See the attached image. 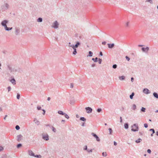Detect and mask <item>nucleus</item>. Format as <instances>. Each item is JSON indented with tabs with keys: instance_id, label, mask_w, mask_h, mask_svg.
<instances>
[{
	"instance_id": "f257e3e1",
	"label": "nucleus",
	"mask_w": 158,
	"mask_h": 158,
	"mask_svg": "<svg viewBox=\"0 0 158 158\" xmlns=\"http://www.w3.org/2000/svg\"><path fill=\"white\" fill-rule=\"evenodd\" d=\"M131 131L134 132L138 131L139 130V126L137 124H134L133 125L131 126Z\"/></svg>"
},
{
	"instance_id": "f03ea898",
	"label": "nucleus",
	"mask_w": 158,
	"mask_h": 158,
	"mask_svg": "<svg viewBox=\"0 0 158 158\" xmlns=\"http://www.w3.org/2000/svg\"><path fill=\"white\" fill-rule=\"evenodd\" d=\"M8 23V21L6 20H5L2 21L1 23V24L4 28L7 26L6 24Z\"/></svg>"
},
{
	"instance_id": "7ed1b4c3",
	"label": "nucleus",
	"mask_w": 158,
	"mask_h": 158,
	"mask_svg": "<svg viewBox=\"0 0 158 158\" xmlns=\"http://www.w3.org/2000/svg\"><path fill=\"white\" fill-rule=\"evenodd\" d=\"M9 5L6 3H5L2 6V8L4 10H7L9 7Z\"/></svg>"
},
{
	"instance_id": "20e7f679",
	"label": "nucleus",
	"mask_w": 158,
	"mask_h": 158,
	"mask_svg": "<svg viewBox=\"0 0 158 158\" xmlns=\"http://www.w3.org/2000/svg\"><path fill=\"white\" fill-rule=\"evenodd\" d=\"M87 113L89 114L91 113L93 110L91 108L89 107H86L85 108Z\"/></svg>"
},
{
	"instance_id": "39448f33",
	"label": "nucleus",
	"mask_w": 158,
	"mask_h": 158,
	"mask_svg": "<svg viewBox=\"0 0 158 158\" xmlns=\"http://www.w3.org/2000/svg\"><path fill=\"white\" fill-rule=\"evenodd\" d=\"M80 45V43L78 41H77L76 43V44L75 45H69V46L70 47H73V48H77Z\"/></svg>"
},
{
	"instance_id": "423d86ee",
	"label": "nucleus",
	"mask_w": 158,
	"mask_h": 158,
	"mask_svg": "<svg viewBox=\"0 0 158 158\" xmlns=\"http://www.w3.org/2000/svg\"><path fill=\"white\" fill-rule=\"evenodd\" d=\"M92 135L95 138H96L97 141L99 142L100 141V139L99 137L97 136V135H96L95 134L92 133H91Z\"/></svg>"
},
{
	"instance_id": "0eeeda50",
	"label": "nucleus",
	"mask_w": 158,
	"mask_h": 158,
	"mask_svg": "<svg viewBox=\"0 0 158 158\" xmlns=\"http://www.w3.org/2000/svg\"><path fill=\"white\" fill-rule=\"evenodd\" d=\"M42 138L46 140H48L49 139L48 136L47 134L43 135H42Z\"/></svg>"
},
{
	"instance_id": "6e6552de",
	"label": "nucleus",
	"mask_w": 158,
	"mask_h": 158,
	"mask_svg": "<svg viewBox=\"0 0 158 158\" xmlns=\"http://www.w3.org/2000/svg\"><path fill=\"white\" fill-rule=\"evenodd\" d=\"M142 51L144 52L147 53L148 51L149 50V48L146 47V48L143 47L141 48Z\"/></svg>"
},
{
	"instance_id": "1a4fd4ad",
	"label": "nucleus",
	"mask_w": 158,
	"mask_h": 158,
	"mask_svg": "<svg viewBox=\"0 0 158 158\" xmlns=\"http://www.w3.org/2000/svg\"><path fill=\"white\" fill-rule=\"evenodd\" d=\"M59 24L57 21L54 22L52 27L55 28H57L58 27Z\"/></svg>"
},
{
	"instance_id": "9d476101",
	"label": "nucleus",
	"mask_w": 158,
	"mask_h": 158,
	"mask_svg": "<svg viewBox=\"0 0 158 158\" xmlns=\"http://www.w3.org/2000/svg\"><path fill=\"white\" fill-rule=\"evenodd\" d=\"M143 92L145 94H148L150 93V91L147 88H145L143 90Z\"/></svg>"
},
{
	"instance_id": "9b49d317",
	"label": "nucleus",
	"mask_w": 158,
	"mask_h": 158,
	"mask_svg": "<svg viewBox=\"0 0 158 158\" xmlns=\"http://www.w3.org/2000/svg\"><path fill=\"white\" fill-rule=\"evenodd\" d=\"M8 68L9 70L10 71V72H16L17 71V70L15 69H12L11 67L10 66H8Z\"/></svg>"
},
{
	"instance_id": "f8f14e48",
	"label": "nucleus",
	"mask_w": 158,
	"mask_h": 158,
	"mask_svg": "<svg viewBox=\"0 0 158 158\" xmlns=\"http://www.w3.org/2000/svg\"><path fill=\"white\" fill-rule=\"evenodd\" d=\"M22 137L23 136L21 135H17V140L19 142L20 141H21L22 139Z\"/></svg>"
},
{
	"instance_id": "ddd939ff",
	"label": "nucleus",
	"mask_w": 158,
	"mask_h": 158,
	"mask_svg": "<svg viewBox=\"0 0 158 158\" xmlns=\"http://www.w3.org/2000/svg\"><path fill=\"white\" fill-rule=\"evenodd\" d=\"M107 45H108V47L109 48H113L115 45L114 44V43L108 44Z\"/></svg>"
},
{
	"instance_id": "4468645a",
	"label": "nucleus",
	"mask_w": 158,
	"mask_h": 158,
	"mask_svg": "<svg viewBox=\"0 0 158 158\" xmlns=\"http://www.w3.org/2000/svg\"><path fill=\"white\" fill-rule=\"evenodd\" d=\"M73 49V54L74 55H75L77 53V49L76 48H73V47H71Z\"/></svg>"
},
{
	"instance_id": "2eb2a0df",
	"label": "nucleus",
	"mask_w": 158,
	"mask_h": 158,
	"mask_svg": "<svg viewBox=\"0 0 158 158\" xmlns=\"http://www.w3.org/2000/svg\"><path fill=\"white\" fill-rule=\"evenodd\" d=\"M37 125H39L40 123V122L38 121L36 118H35L33 121Z\"/></svg>"
},
{
	"instance_id": "dca6fc26",
	"label": "nucleus",
	"mask_w": 158,
	"mask_h": 158,
	"mask_svg": "<svg viewBox=\"0 0 158 158\" xmlns=\"http://www.w3.org/2000/svg\"><path fill=\"white\" fill-rule=\"evenodd\" d=\"M154 97L158 99V94L156 92H154L153 94Z\"/></svg>"
},
{
	"instance_id": "f3484780",
	"label": "nucleus",
	"mask_w": 158,
	"mask_h": 158,
	"mask_svg": "<svg viewBox=\"0 0 158 158\" xmlns=\"http://www.w3.org/2000/svg\"><path fill=\"white\" fill-rule=\"evenodd\" d=\"M29 154L31 156H35V154L31 150H29Z\"/></svg>"
},
{
	"instance_id": "a211bd4d",
	"label": "nucleus",
	"mask_w": 158,
	"mask_h": 158,
	"mask_svg": "<svg viewBox=\"0 0 158 158\" xmlns=\"http://www.w3.org/2000/svg\"><path fill=\"white\" fill-rule=\"evenodd\" d=\"M5 29L6 31H9L12 29V27H7V26H6L5 28Z\"/></svg>"
},
{
	"instance_id": "6ab92c4d",
	"label": "nucleus",
	"mask_w": 158,
	"mask_h": 158,
	"mask_svg": "<svg viewBox=\"0 0 158 158\" xmlns=\"http://www.w3.org/2000/svg\"><path fill=\"white\" fill-rule=\"evenodd\" d=\"M19 29H17V28H16L15 29V34L16 35H18L19 33Z\"/></svg>"
},
{
	"instance_id": "aec40b11",
	"label": "nucleus",
	"mask_w": 158,
	"mask_h": 158,
	"mask_svg": "<svg viewBox=\"0 0 158 158\" xmlns=\"http://www.w3.org/2000/svg\"><path fill=\"white\" fill-rule=\"evenodd\" d=\"M124 128L126 129H127L129 127V125L128 123H125L124 124Z\"/></svg>"
},
{
	"instance_id": "412c9836",
	"label": "nucleus",
	"mask_w": 158,
	"mask_h": 158,
	"mask_svg": "<svg viewBox=\"0 0 158 158\" xmlns=\"http://www.w3.org/2000/svg\"><path fill=\"white\" fill-rule=\"evenodd\" d=\"M119 78L120 80L123 81L124 80L125 77L123 76H120L119 77Z\"/></svg>"
},
{
	"instance_id": "4be33fe9",
	"label": "nucleus",
	"mask_w": 158,
	"mask_h": 158,
	"mask_svg": "<svg viewBox=\"0 0 158 158\" xmlns=\"http://www.w3.org/2000/svg\"><path fill=\"white\" fill-rule=\"evenodd\" d=\"M37 21L39 22H42L43 19L42 18L40 17L37 20Z\"/></svg>"
},
{
	"instance_id": "5701e85b",
	"label": "nucleus",
	"mask_w": 158,
	"mask_h": 158,
	"mask_svg": "<svg viewBox=\"0 0 158 158\" xmlns=\"http://www.w3.org/2000/svg\"><path fill=\"white\" fill-rule=\"evenodd\" d=\"M142 140L140 138L138 139L137 140H136L135 141V142L137 143H140L141 141Z\"/></svg>"
},
{
	"instance_id": "b1692460",
	"label": "nucleus",
	"mask_w": 158,
	"mask_h": 158,
	"mask_svg": "<svg viewBox=\"0 0 158 158\" xmlns=\"http://www.w3.org/2000/svg\"><path fill=\"white\" fill-rule=\"evenodd\" d=\"M58 113L60 115H63L65 113H64L61 110L58 111Z\"/></svg>"
},
{
	"instance_id": "393cba45",
	"label": "nucleus",
	"mask_w": 158,
	"mask_h": 158,
	"mask_svg": "<svg viewBox=\"0 0 158 158\" xmlns=\"http://www.w3.org/2000/svg\"><path fill=\"white\" fill-rule=\"evenodd\" d=\"M93 52L91 51H89V55L87 56H90L91 57L93 56Z\"/></svg>"
},
{
	"instance_id": "a878e982",
	"label": "nucleus",
	"mask_w": 158,
	"mask_h": 158,
	"mask_svg": "<svg viewBox=\"0 0 158 158\" xmlns=\"http://www.w3.org/2000/svg\"><path fill=\"white\" fill-rule=\"evenodd\" d=\"M80 120L81 121L85 122L86 121V119L84 117H81L80 118Z\"/></svg>"
},
{
	"instance_id": "bb28decb",
	"label": "nucleus",
	"mask_w": 158,
	"mask_h": 158,
	"mask_svg": "<svg viewBox=\"0 0 158 158\" xmlns=\"http://www.w3.org/2000/svg\"><path fill=\"white\" fill-rule=\"evenodd\" d=\"M135 95V93L134 92H132L131 94L130 95V98L131 99H132L133 98V97Z\"/></svg>"
},
{
	"instance_id": "cd10ccee",
	"label": "nucleus",
	"mask_w": 158,
	"mask_h": 158,
	"mask_svg": "<svg viewBox=\"0 0 158 158\" xmlns=\"http://www.w3.org/2000/svg\"><path fill=\"white\" fill-rule=\"evenodd\" d=\"M10 81L13 84L15 85V81L14 78L10 80Z\"/></svg>"
},
{
	"instance_id": "c85d7f7f",
	"label": "nucleus",
	"mask_w": 158,
	"mask_h": 158,
	"mask_svg": "<svg viewBox=\"0 0 158 158\" xmlns=\"http://www.w3.org/2000/svg\"><path fill=\"white\" fill-rule=\"evenodd\" d=\"M92 60L94 61V62H96L98 61V58L97 57H96L95 58H92Z\"/></svg>"
},
{
	"instance_id": "c756f323",
	"label": "nucleus",
	"mask_w": 158,
	"mask_h": 158,
	"mask_svg": "<svg viewBox=\"0 0 158 158\" xmlns=\"http://www.w3.org/2000/svg\"><path fill=\"white\" fill-rule=\"evenodd\" d=\"M136 109V105L135 104H133V105L132 106V109L134 110H135Z\"/></svg>"
},
{
	"instance_id": "7c9ffc66",
	"label": "nucleus",
	"mask_w": 158,
	"mask_h": 158,
	"mask_svg": "<svg viewBox=\"0 0 158 158\" xmlns=\"http://www.w3.org/2000/svg\"><path fill=\"white\" fill-rule=\"evenodd\" d=\"M145 110H146L145 108H144L143 107H142L141 109V111L143 112H145Z\"/></svg>"
},
{
	"instance_id": "2f4dec72",
	"label": "nucleus",
	"mask_w": 158,
	"mask_h": 158,
	"mask_svg": "<svg viewBox=\"0 0 158 158\" xmlns=\"http://www.w3.org/2000/svg\"><path fill=\"white\" fill-rule=\"evenodd\" d=\"M146 2H149L151 4L153 3L152 0H146Z\"/></svg>"
},
{
	"instance_id": "473e14b6",
	"label": "nucleus",
	"mask_w": 158,
	"mask_h": 158,
	"mask_svg": "<svg viewBox=\"0 0 158 158\" xmlns=\"http://www.w3.org/2000/svg\"><path fill=\"white\" fill-rule=\"evenodd\" d=\"M102 155L103 156H106L107 155L106 152H103L102 153Z\"/></svg>"
},
{
	"instance_id": "72a5a7b5",
	"label": "nucleus",
	"mask_w": 158,
	"mask_h": 158,
	"mask_svg": "<svg viewBox=\"0 0 158 158\" xmlns=\"http://www.w3.org/2000/svg\"><path fill=\"white\" fill-rule=\"evenodd\" d=\"M64 115L65 116V118L68 119L69 118V116L66 113H64Z\"/></svg>"
},
{
	"instance_id": "f704fd0d",
	"label": "nucleus",
	"mask_w": 158,
	"mask_h": 158,
	"mask_svg": "<svg viewBox=\"0 0 158 158\" xmlns=\"http://www.w3.org/2000/svg\"><path fill=\"white\" fill-rule=\"evenodd\" d=\"M34 156L35 157H37V158H41V156L40 155H35V156Z\"/></svg>"
},
{
	"instance_id": "c9c22d12",
	"label": "nucleus",
	"mask_w": 158,
	"mask_h": 158,
	"mask_svg": "<svg viewBox=\"0 0 158 158\" xmlns=\"http://www.w3.org/2000/svg\"><path fill=\"white\" fill-rule=\"evenodd\" d=\"M97 111L98 112L100 113L102 111V109L101 108H98L97 110Z\"/></svg>"
},
{
	"instance_id": "e433bc0d",
	"label": "nucleus",
	"mask_w": 158,
	"mask_h": 158,
	"mask_svg": "<svg viewBox=\"0 0 158 158\" xmlns=\"http://www.w3.org/2000/svg\"><path fill=\"white\" fill-rule=\"evenodd\" d=\"M15 128V129L17 130H19L20 128L19 126L18 125L16 126Z\"/></svg>"
},
{
	"instance_id": "4c0bfd02",
	"label": "nucleus",
	"mask_w": 158,
	"mask_h": 158,
	"mask_svg": "<svg viewBox=\"0 0 158 158\" xmlns=\"http://www.w3.org/2000/svg\"><path fill=\"white\" fill-rule=\"evenodd\" d=\"M149 131H152V134H153L155 133V131L153 129H151L149 130Z\"/></svg>"
},
{
	"instance_id": "58836bf2",
	"label": "nucleus",
	"mask_w": 158,
	"mask_h": 158,
	"mask_svg": "<svg viewBox=\"0 0 158 158\" xmlns=\"http://www.w3.org/2000/svg\"><path fill=\"white\" fill-rule=\"evenodd\" d=\"M22 146V144L21 143H19V144H18L17 145V147L18 148H19L20 147H21Z\"/></svg>"
},
{
	"instance_id": "ea45409f",
	"label": "nucleus",
	"mask_w": 158,
	"mask_h": 158,
	"mask_svg": "<svg viewBox=\"0 0 158 158\" xmlns=\"http://www.w3.org/2000/svg\"><path fill=\"white\" fill-rule=\"evenodd\" d=\"M117 65L116 64H114L113 65L112 67L113 69H115L117 68Z\"/></svg>"
},
{
	"instance_id": "a19ab883",
	"label": "nucleus",
	"mask_w": 158,
	"mask_h": 158,
	"mask_svg": "<svg viewBox=\"0 0 158 158\" xmlns=\"http://www.w3.org/2000/svg\"><path fill=\"white\" fill-rule=\"evenodd\" d=\"M108 130H109V132H110V134H111L112 132V129L111 128H109L108 129Z\"/></svg>"
},
{
	"instance_id": "79ce46f5",
	"label": "nucleus",
	"mask_w": 158,
	"mask_h": 158,
	"mask_svg": "<svg viewBox=\"0 0 158 158\" xmlns=\"http://www.w3.org/2000/svg\"><path fill=\"white\" fill-rule=\"evenodd\" d=\"M52 131L54 132H56V129L55 127H52Z\"/></svg>"
},
{
	"instance_id": "37998d69",
	"label": "nucleus",
	"mask_w": 158,
	"mask_h": 158,
	"mask_svg": "<svg viewBox=\"0 0 158 158\" xmlns=\"http://www.w3.org/2000/svg\"><path fill=\"white\" fill-rule=\"evenodd\" d=\"M20 97V95L19 94H17V99H19Z\"/></svg>"
},
{
	"instance_id": "c03bdc74",
	"label": "nucleus",
	"mask_w": 158,
	"mask_h": 158,
	"mask_svg": "<svg viewBox=\"0 0 158 158\" xmlns=\"http://www.w3.org/2000/svg\"><path fill=\"white\" fill-rule=\"evenodd\" d=\"M102 61V60L101 59L99 58L98 59V63L99 64H101Z\"/></svg>"
},
{
	"instance_id": "a18cd8bd",
	"label": "nucleus",
	"mask_w": 158,
	"mask_h": 158,
	"mask_svg": "<svg viewBox=\"0 0 158 158\" xmlns=\"http://www.w3.org/2000/svg\"><path fill=\"white\" fill-rule=\"evenodd\" d=\"M125 58L126 60H127L128 61L130 60V58L129 57L127 56H126Z\"/></svg>"
},
{
	"instance_id": "49530a36",
	"label": "nucleus",
	"mask_w": 158,
	"mask_h": 158,
	"mask_svg": "<svg viewBox=\"0 0 158 158\" xmlns=\"http://www.w3.org/2000/svg\"><path fill=\"white\" fill-rule=\"evenodd\" d=\"M37 109L38 110H41V107L40 106H38L37 107Z\"/></svg>"
},
{
	"instance_id": "de8ad7c7",
	"label": "nucleus",
	"mask_w": 158,
	"mask_h": 158,
	"mask_svg": "<svg viewBox=\"0 0 158 158\" xmlns=\"http://www.w3.org/2000/svg\"><path fill=\"white\" fill-rule=\"evenodd\" d=\"M87 151L89 152H92V149H88L87 150Z\"/></svg>"
},
{
	"instance_id": "09e8293b",
	"label": "nucleus",
	"mask_w": 158,
	"mask_h": 158,
	"mask_svg": "<svg viewBox=\"0 0 158 158\" xmlns=\"http://www.w3.org/2000/svg\"><path fill=\"white\" fill-rule=\"evenodd\" d=\"M144 126L145 128H146L148 127V125L147 123H145L144 124Z\"/></svg>"
},
{
	"instance_id": "8fccbe9b",
	"label": "nucleus",
	"mask_w": 158,
	"mask_h": 158,
	"mask_svg": "<svg viewBox=\"0 0 158 158\" xmlns=\"http://www.w3.org/2000/svg\"><path fill=\"white\" fill-rule=\"evenodd\" d=\"M8 92L10 91L11 89V88L10 86H9L7 88Z\"/></svg>"
},
{
	"instance_id": "3c124183",
	"label": "nucleus",
	"mask_w": 158,
	"mask_h": 158,
	"mask_svg": "<svg viewBox=\"0 0 158 158\" xmlns=\"http://www.w3.org/2000/svg\"><path fill=\"white\" fill-rule=\"evenodd\" d=\"M147 152L148 153H151V150L150 149H148V150H147Z\"/></svg>"
},
{
	"instance_id": "603ef678",
	"label": "nucleus",
	"mask_w": 158,
	"mask_h": 158,
	"mask_svg": "<svg viewBox=\"0 0 158 158\" xmlns=\"http://www.w3.org/2000/svg\"><path fill=\"white\" fill-rule=\"evenodd\" d=\"M84 149L85 150H87L88 149H87V146H85L84 148Z\"/></svg>"
},
{
	"instance_id": "864d4df0",
	"label": "nucleus",
	"mask_w": 158,
	"mask_h": 158,
	"mask_svg": "<svg viewBox=\"0 0 158 158\" xmlns=\"http://www.w3.org/2000/svg\"><path fill=\"white\" fill-rule=\"evenodd\" d=\"M129 22H128L126 23V25L127 27H128L129 26Z\"/></svg>"
},
{
	"instance_id": "5fc2aeb1",
	"label": "nucleus",
	"mask_w": 158,
	"mask_h": 158,
	"mask_svg": "<svg viewBox=\"0 0 158 158\" xmlns=\"http://www.w3.org/2000/svg\"><path fill=\"white\" fill-rule=\"evenodd\" d=\"M3 148L2 147L0 146V152L3 150Z\"/></svg>"
},
{
	"instance_id": "6e6d98bb",
	"label": "nucleus",
	"mask_w": 158,
	"mask_h": 158,
	"mask_svg": "<svg viewBox=\"0 0 158 158\" xmlns=\"http://www.w3.org/2000/svg\"><path fill=\"white\" fill-rule=\"evenodd\" d=\"M73 83H72L70 85V88H73Z\"/></svg>"
},
{
	"instance_id": "4d7b16f0",
	"label": "nucleus",
	"mask_w": 158,
	"mask_h": 158,
	"mask_svg": "<svg viewBox=\"0 0 158 158\" xmlns=\"http://www.w3.org/2000/svg\"><path fill=\"white\" fill-rule=\"evenodd\" d=\"M42 110L43 111V115H44L45 113V111L44 110L42 109Z\"/></svg>"
},
{
	"instance_id": "13d9d810",
	"label": "nucleus",
	"mask_w": 158,
	"mask_h": 158,
	"mask_svg": "<svg viewBox=\"0 0 158 158\" xmlns=\"http://www.w3.org/2000/svg\"><path fill=\"white\" fill-rule=\"evenodd\" d=\"M106 44V42L104 41V42H103L102 43V44H103V45H105Z\"/></svg>"
},
{
	"instance_id": "bf43d9fd",
	"label": "nucleus",
	"mask_w": 158,
	"mask_h": 158,
	"mask_svg": "<svg viewBox=\"0 0 158 158\" xmlns=\"http://www.w3.org/2000/svg\"><path fill=\"white\" fill-rule=\"evenodd\" d=\"M99 55L101 56H103V54L102 52H100Z\"/></svg>"
},
{
	"instance_id": "052dcab7",
	"label": "nucleus",
	"mask_w": 158,
	"mask_h": 158,
	"mask_svg": "<svg viewBox=\"0 0 158 158\" xmlns=\"http://www.w3.org/2000/svg\"><path fill=\"white\" fill-rule=\"evenodd\" d=\"M131 81L132 82H133L134 81V78L133 77H132L131 78Z\"/></svg>"
},
{
	"instance_id": "680f3d73",
	"label": "nucleus",
	"mask_w": 158,
	"mask_h": 158,
	"mask_svg": "<svg viewBox=\"0 0 158 158\" xmlns=\"http://www.w3.org/2000/svg\"><path fill=\"white\" fill-rule=\"evenodd\" d=\"M95 66V64H92L91 65V66L92 67H94Z\"/></svg>"
},
{
	"instance_id": "e2e57ef3",
	"label": "nucleus",
	"mask_w": 158,
	"mask_h": 158,
	"mask_svg": "<svg viewBox=\"0 0 158 158\" xmlns=\"http://www.w3.org/2000/svg\"><path fill=\"white\" fill-rule=\"evenodd\" d=\"M114 145H115V146H116L117 145V143L115 141H114Z\"/></svg>"
},
{
	"instance_id": "0e129e2a",
	"label": "nucleus",
	"mask_w": 158,
	"mask_h": 158,
	"mask_svg": "<svg viewBox=\"0 0 158 158\" xmlns=\"http://www.w3.org/2000/svg\"><path fill=\"white\" fill-rule=\"evenodd\" d=\"M122 117H120V123H122Z\"/></svg>"
},
{
	"instance_id": "69168bd1",
	"label": "nucleus",
	"mask_w": 158,
	"mask_h": 158,
	"mask_svg": "<svg viewBox=\"0 0 158 158\" xmlns=\"http://www.w3.org/2000/svg\"><path fill=\"white\" fill-rule=\"evenodd\" d=\"M81 126H83V127H84L85 126V123H83L82 125H81Z\"/></svg>"
},
{
	"instance_id": "338daca9",
	"label": "nucleus",
	"mask_w": 158,
	"mask_h": 158,
	"mask_svg": "<svg viewBox=\"0 0 158 158\" xmlns=\"http://www.w3.org/2000/svg\"><path fill=\"white\" fill-rule=\"evenodd\" d=\"M65 121L64 120H61V122L62 123H64L65 122Z\"/></svg>"
},
{
	"instance_id": "774afa93",
	"label": "nucleus",
	"mask_w": 158,
	"mask_h": 158,
	"mask_svg": "<svg viewBox=\"0 0 158 158\" xmlns=\"http://www.w3.org/2000/svg\"><path fill=\"white\" fill-rule=\"evenodd\" d=\"M51 98L50 97H48L47 99V100L48 101H50V100Z\"/></svg>"
}]
</instances>
